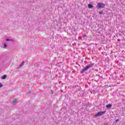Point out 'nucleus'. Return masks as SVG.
Here are the masks:
<instances>
[{"mask_svg":"<svg viewBox=\"0 0 125 125\" xmlns=\"http://www.w3.org/2000/svg\"><path fill=\"white\" fill-rule=\"evenodd\" d=\"M96 7L98 9H100V8H105V4L100 2L97 5Z\"/></svg>","mask_w":125,"mask_h":125,"instance_id":"1","label":"nucleus"},{"mask_svg":"<svg viewBox=\"0 0 125 125\" xmlns=\"http://www.w3.org/2000/svg\"><path fill=\"white\" fill-rule=\"evenodd\" d=\"M91 66H92V65L91 64L87 65L85 67H84L83 69H82L81 73H83V72H85V71H87V70H88L89 68L91 67Z\"/></svg>","mask_w":125,"mask_h":125,"instance_id":"2","label":"nucleus"},{"mask_svg":"<svg viewBox=\"0 0 125 125\" xmlns=\"http://www.w3.org/2000/svg\"><path fill=\"white\" fill-rule=\"evenodd\" d=\"M105 113V111H100L97 114L94 115V118H96V117H100L101 116H102V115H104Z\"/></svg>","mask_w":125,"mask_h":125,"instance_id":"3","label":"nucleus"},{"mask_svg":"<svg viewBox=\"0 0 125 125\" xmlns=\"http://www.w3.org/2000/svg\"><path fill=\"white\" fill-rule=\"evenodd\" d=\"M88 8H93V5L89 4H88Z\"/></svg>","mask_w":125,"mask_h":125,"instance_id":"4","label":"nucleus"},{"mask_svg":"<svg viewBox=\"0 0 125 125\" xmlns=\"http://www.w3.org/2000/svg\"><path fill=\"white\" fill-rule=\"evenodd\" d=\"M1 79H2V80H4V79H6V75H4L3 76H2Z\"/></svg>","mask_w":125,"mask_h":125,"instance_id":"5","label":"nucleus"},{"mask_svg":"<svg viewBox=\"0 0 125 125\" xmlns=\"http://www.w3.org/2000/svg\"><path fill=\"white\" fill-rule=\"evenodd\" d=\"M111 107H112V104H111L106 105V108H111Z\"/></svg>","mask_w":125,"mask_h":125,"instance_id":"6","label":"nucleus"},{"mask_svg":"<svg viewBox=\"0 0 125 125\" xmlns=\"http://www.w3.org/2000/svg\"><path fill=\"white\" fill-rule=\"evenodd\" d=\"M24 64H25V62H22L20 65V67H22V66H23Z\"/></svg>","mask_w":125,"mask_h":125,"instance_id":"7","label":"nucleus"},{"mask_svg":"<svg viewBox=\"0 0 125 125\" xmlns=\"http://www.w3.org/2000/svg\"><path fill=\"white\" fill-rule=\"evenodd\" d=\"M6 46H7L6 44L4 43V44H3V47H4V48H6Z\"/></svg>","mask_w":125,"mask_h":125,"instance_id":"8","label":"nucleus"},{"mask_svg":"<svg viewBox=\"0 0 125 125\" xmlns=\"http://www.w3.org/2000/svg\"><path fill=\"white\" fill-rule=\"evenodd\" d=\"M99 14H103V11H101L99 12Z\"/></svg>","mask_w":125,"mask_h":125,"instance_id":"9","label":"nucleus"},{"mask_svg":"<svg viewBox=\"0 0 125 125\" xmlns=\"http://www.w3.org/2000/svg\"><path fill=\"white\" fill-rule=\"evenodd\" d=\"M5 41H6V42H9V41H11V40L9 39H6L5 40Z\"/></svg>","mask_w":125,"mask_h":125,"instance_id":"10","label":"nucleus"},{"mask_svg":"<svg viewBox=\"0 0 125 125\" xmlns=\"http://www.w3.org/2000/svg\"><path fill=\"white\" fill-rule=\"evenodd\" d=\"M85 37H86V35L83 34V38H85Z\"/></svg>","mask_w":125,"mask_h":125,"instance_id":"11","label":"nucleus"},{"mask_svg":"<svg viewBox=\"0 0 125 125\" xmlns=\"http://www.w3.org/2000/svg\"><path fill=\"white\" fill-rule=\"evenodd\" d=\"M2 84L1 83H0V87H2Z\"/></svg>","mask_w":125,"mask_h":125,"instance_id":"12","label":"nucleus"},{"mask_svg":"<svg viewBox=\"0 0 125 125\" xmlns=\"http://www.w3.org/2000/svg\"><path fill=\"white\" fill-rule=\"evenodd\" d=\"M119 121V119H117L115 121L116 123L118 122V121Z\"/></svg>","mask_w":125,"mask_h":125,"instance_id":"13","label":"nucleus"},{"mask_svg":"<svg viewBox=\"0 0 125 125\" xmlns=\"http://www.w3.org/2000/svg\"><path fill=\"white\" fill-rule=\"evenodd\" d=\"M16 102V100H14V101L13 102V104L15 103Z\"/></svg>","mask_w":125,"mask_h":125,"instance_id":"14","label":"nucleus"}]
</instances>
